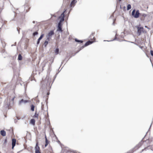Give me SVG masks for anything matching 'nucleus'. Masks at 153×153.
<instances>
[{
  "mask_svg": "<svg viewBox=\"0 0 153 153\" xmlns=\"http://www.w3.org/2000/svg\"><path fill=\"white\" fill-rule=\"evenodd\" d=\"M132 15L135 18H137L139 17L140 13L139 10H137L135 12V10H133L132 12Z\"/></svg>",
  "mask_w": 153,
  "mask_h": 153,
  "instance_id": "f257e3e1",
  "label": "nucleus"
},
{
  "mask_svg": "<svg viewBox=\"0 0 153 153\" xmlns=\"http://www.w3.org/2000/svg\"><path fill=\"white\" fill-rule=\"evenodd\" d=\"M38 142H36V144L35 147V153H41L40 152V148L38 145Z\"/></svg>",
  "mask_w": 153,
  "mask_h": 153,
  "instance_id": "f03ea898",
  "label": "nucleus"
},
{
  "mask_svg": "<svg viewBox=\"0 0 153 153\" xmlns=\"http://www.w3.org/2000/svg\"><path fill=\"white\" fill-rule=\"evenodd\" d=\"M0 40H1L3 48H4L5 47L6 44L4 41L5 39L3 37H2L0 36Z\"/></svg>",
  "mask_w": 153,
  "mask_h": 153,
  "instance_id": "7ed1b4c3",
  "label": "nucleus"
},
{
  "mask_svg": "<svg viewBox=\"0 0 153 153\" xmlns=\"http://www.w3.org/2000/svg\"><path fill=\"white\" fill-rule=\"evenodd\" d=\"M93 43V42L90 41H87L85 44L84 46H83L82 47L80 48V50H81L83 48L85 47L88 46V45L92 44Z\"/></svg>",
  "mask_w": 153,
  "mask_h": 153,
  "instance_id": "20e7f679",
  "label": "nucleus"
},
{
  "mask_svg": "<svg viewBox=\"0 0 153 153\" xmlns=\"http://www.w3.org/2000/svg\"><path fill=\"white\" fill-rule=\"evenodd\" d=\"M64 11L61 14L60 16L59 17V18H60V21L59 23H60L62 24V22H63L64 20V17H65V14H64Z\"/></svg>",
  "mask_w": 153,
  "mask_h": 153,
  "instance_id": "39448f33",
  "label": "nucleus"
},
{
  "mask_svg": "<svg viewBox=\"0 0 153 153\" xmlns=\"http://www.w3.org/2000/svg\"><path fill=\"white\" fill-rule=\"evenodd\" d=\"M137 27V34H138V35L139 36L141 33V30L143 29V27L138 26Z\"/></svg>",
  "mask_w": 153,
  "mask_h": 153,
  "instance_id": "423d86ee",
  "label": "nucleus"
},
{
  "mask_svg": "<svg viewBox=\"0 0 153 153\" xmlns=\"http://www.w3.org/2000/svg\"><path fill=\"white\" fill-rule=\"evenodd\" d=\"M57 31H60L61 32L63 31L62 28V24L60 23H59L58 24Z\"/></svg>",
  "mask_w": 153,
  "mask_h": 153,
  "instance_id": "0eeeda50",
  "label": "nucleus"
},
{
  "mask_svg": "<svg viewBox=\"0 0 153 153\" xmlns=\"http://www.w3.org/2000/svg\"><path fill=\"white\" fill-rule=\"evenodd\" d=\"M16 142V140L15 139L13 138L12 139V149H13L15 146Z\"/></svg>",
  "mask_w": 153,
  "mask_h": 153,
  "instance_id": "6e6552de",
  "label": "nucleus"
},
{
  "mask_svg": "<svg viewBox=\"0 0 153 153\" xmlns=\"http://www.w3.org/2000/svg\"><path fill=\"white\" fill-rule=\"evenodd\" d=\"M28 102V101L27 100H24L23 99H22L20 100L19 103V105H21L22 103H27Z\"/></svg>",
  "mask_w": 153,
  "mask_h": 153,
  "instance_id": "1a4fd4ad",
  "label": "nucleus"
},
{
  "mask_svg": "<svg viewBox=\"0 0 153 153\" xmlns=\"http://www.w3.org/2000/svg\"><path fill=\"white\" fill-rule=\"evenodd\" d=\"M44 36V34H42L40 36V37L39 38L37 42V45L39 44L40 40Z\"/></svg>",
  "mask_w": 153,
  "mask_h": 153,
  "instance_id": "9d476101",
  "label": "nucleus"
},
{
  "mask_svg": "<svg viewBox=\"0 0 153 153\" xmlns=\"http://www.w3.org/2000/svg\"><path fill=\"white\" fill-rule=\"evenodd\" d=\"M54 34V31L53 30H51L48 34V36L49 37H51Z\"/></svg>",
  "mask_w": 153,
  "mask_h": 153,
  "instance_id": "9b49d317",
  "label": "nucleus"
},
{
  "mask_svg": "<svg viewBox=\"0 0 153 153\" xmlns=\"http://www.w3.org/2000/svg\"><path fill=\"white\" fill-rule=\"evenodd\" d=\"M145 141H143V140L137 145L136 147H137V149L139 148L142 145L143 143Z\"/></svg>",
  "mask_w": 153,
  "mask_h": 153,
  "instance_id": "f8f14e48",
  "label": "nucleus"
},
{
  "mask_svg": "<svg viewBox=\"0 0 153 153\" xmlns=\"http://www.w3.org/2000/svg\"><path fill=\"white\" fill-rule=\"evenodd\" d=\"M77 1L76 0H73L72 1L70 4V7H72L73 5H74L76 3Z\"/></svg>",
  "mask_w": 153,
  "mask_h": 153,
  "instance_id": "ddd939ff",
  "label": "nucleus"
},
{
  "mask_svg": "<svg viewBox=\"0 0 153 153\" xmlns=\"http://www.w3.org/2000/svg\"><path fill=\"white\" fill-rule=\"evenodd\" d=\"M15 98V97H13V98H12V99H10V100H11V102H12V103H9L8 104L7 103V105L8 106H11V105H12L13 103V100H14Z\"/></svg>",
  "mask_w": 153,
  "mask_h": 153,
  "instance_id": "4468645a",
  "label": "nucleus"
},
{
  "mask_svg": "<svg viewBox=\"0 0 153 153\" xmlns=\"http://www.w3.org/2000/svg\"><path fill=\"white\" fill-rule=\"evenodd\" d=\"M1 135L3 136H5L6 135V132L4 130H2L0 131Z\"/></svg>",
  "mask_w": 153,
  "mask_h": 153,
  "instance_id": "2eb2a0df",
  "label": "nucleus"
},
{
  "mask_svg": "<svg viewBox=\"0 0 153 153\" xmlns=\"http://www.w3.org/2000/svg\"><path fill=\"white\" fill-rule=\"evenodd\" d=\"M45 147H46L47 146V145L48 144L49 141H48V139L47 138L46 136H45Z\"/></svg>",
  "mask_w": 153,
  "mask_h": 153,
  "instance_id": "dca6fc26",
  "label": "nucleus"
},
{
  "mask_svg": "<svg viewBox=\"0 0 153 153\" xmlns=\"http://www.w3.org/2000/svg\"><path fill=\"white\" fill-rule=\"evenodd\" d=\"M22 56L20 54H19L18 56V59L19 60H21L22 59Z\"/></svg>",
  "mask_w": 153,
  "mask_h": 153,
  "instance_id": "f3484780",
  "label": "nucleus"
},
{
  "mask_svg": "<svg viewBox=\"0 0 153 153\" xmlns=\"http://www.w3.org/2000/svg\"><path fill=\"white\" fill-rule=\"evenodd\" d=\"M75 41L76 42H80V43H82L83 42V41L82 40H79L76 38L75 39Z\"/></svg>",
  "mask_w": 153,
  "mask_h": 153,
  "instance_id": "a211bd4d",
  "label": "nucleus"
},
{
  "mask_svg": "<svg viewBox=\"0 0 153 153\" xmlns=\"http://www.w3.org/2000/svg\"><path fill=\"white\" fill-rule=\"evenodd\" d=\"M35 120L34 119H32L30 120V123L33 125H34L35 123Z\"/></svg>",
  "mask_w": 153,
  "mask_h": 153,
  "instance_id": "6ab92c4d",
  "label": "nucleus"
},
{
  "mask_svg": "<svg viewBox=\"0 0 153 153\" xmlns=\"http://www.w3.org/2000/svg\"><path fill=\"white\" fill-rule=\"evenodd\" d=\"M59 49L58 48H56L55 51V52L56 55L58 54L59 53Z\"/></svg>",
  "mask_w": 153,
  "mask_h": 153,
  "instance_id": "aec40b11",
  "label": "nucleus"
},
{
  "mask_svg": "<svg viewBox=\"0 0 153 153\" xmlns=\"http://www.w3.org/2000/svg\"><path fill=\"white\" fill-rule=\"evenodd\" d=\"M131 8V6L130 4H128L127 6V10H129Z\"/></svg>",
  "mask_w": 153,
  "mask_h": 153,
  "instance_id": "412c9836",
  "label": "nucleus"
},
{
  "mask_svg": "<svg viewBox=\"0 0 153 153\" xmlns=\"http://www.w3.org/2000/svg\"><path fill=\"white\" fill-rule=\"evenodd\" d=\"M48 42L45 41L44 43V44L45 47H46L47 45L48 44Z\"/></svg>",
  "mask_w": 153,
  "mask_h": 153,
  "instance_id": "4be33fe9",
  "label": "nucleus"
},
{
  "mask_svg": "<svg viewBox=\"0 0 153 153\" xmlns=\"http://www.w3.org/2000/svg\"><path fill=\"white\" fill-rule=\"evenodd\" d=\"M94 33H92V34L90 36V38L91 39H94V37L93 36H94Z\"/></svg>",
  "mask_w": 153,
  "mask_h": 153,
  "instance_id": "5701e85b",
  "label": "nucleus"
},
{
  "mask_svg": "<svg viewBox=\"0 0 153 153\" xmlns=\"http://www.w3.org/2000/svg\"><path fill=\"white\" fill-rule=\"evenodd\" d=\"M34 106L33 105H32L31 106V111H34Z\"/></svg>",
  "mask_w": 153,
  "mask_h": 153,
  "instance_id": "b1692460",
  "label": "nucleus"
},
{
  "mask_svg": "<svg viewBox=\"0 0 153 153\" xmlns=\"http://www.w3.org/2000/svg\"><path fill=\"white\" fill-rule=\"evenodd\" d=\"M38 34V32L37 31H35L33 33V35L34 36L35 35H37Z\"/></svg>",
  "mask_w": 153,
  "mask_h": 153,
  "instance_id": "393cba45",
  "label": "nucleus"
},
{
  "mask_svg": "<svg viewBox=\"0 0 153 153\" xmlns=\"http://www.w3.org/2000/svg\"><path fill=\"white\" fill-rule=\"evenodd\" d=\"M17 117V119H14V122H15V123H16V122H17V120H19V119H20V118H18V117Z\"/></svg>",
  "mask_w": 153,
  "mask_h": 153,
  "instance_id": "a878e982",
  "label": "nucleus"
},
{
  "mask_svg": "<svg viewBox=\"0 0 153 153\" xmlns=\"http://www.w3.org/2000/svg\"><path fill=\"white\" fill-rule=\"evenodd\" d=\"M50 37L48 36L47 37V39L46 40V41H47V42H48L50 40Z\"/></svg>",
  "mask_w": 153,
  "mask_h": 153,
  "instance_id": "bb28decb",
  "label": "nucleus"
},
{
  "mask_svg": "<svg viewBox=\"0 0 153 153\" xmlns=\"http://www.w3.org/2000/svg\"><path fill=\"white\" fill-rule=\"evenodd\" d=\"M116 39H117L116 36H115V38L113 40H111V41H107L109 42V41H114V40H116ZM104 41H106V40H104ZM106 41H107V40Z\"/></svg>",
  "mask_w": 153,
  "mask_h": 153,
  "instance_id": "cd10ccee",
  "label": "nucleus"
},
{
  "mask_svg": "<svg viewBox=\"0 0 153 153\" xmlns=\"http://www.w3.org/2000/svg\"><path fill=\"white\" fill-rule=\"evenodd\" d=\"M34 116L35 117L38 118V114H36V113H35V115H34Z\"/></svg>",
  "mask_w": 153,
  "mask_h": 153,
  "instance_id": "c85d7f7f",
  "label": "nucleus"
},
{
  "mask_svg": "<svg viewBox=\"0 0 153 153\" xmlns=\"http://www.w3.org/2000/svg\"><path fill=\"white\" fill-rule=\"evenodd\" d=\"M148 147H147L145 148L144 149H143L142 150L141 152V153L143 152L144 150H146V149H148Z\"/></svg>",
  "mask_w": 153,
  "mask_h": 153,
  "instance_id": "c756f323",
  "label": "nucleus"
},
{
  "mask_svg": "<svg viewBox=\"0 0 153 153\" xmlns=\"http://www.w3.org/2000/svg\"><path fill=\"white\" fill-rule=\"evenodd\" d=\"M150 54L152 56H153V51L151 50L150 51Z\"/></svg>",
  "mask_w": 153,
  "mask_h": 153,
  "instance_id": "7c9ffc66",
  "label": "nucleus"
},
{
  "mask_svg": "<svg viewBox=\"0 0 153 153\" xmlns=\"http://www.w3.org/2000/svg\"><path fill=\"white\" fill-rule=\"evenodd\" d=\"M5 50L4 49H3L1 51V52L2 53H4L5 52Z\"/></svg>",
  "mask_w": 153,
  "mask_h": 153,
  "instance_id": "2f4dec72",
  "label": "nucleus"
},
{
  "mask_svg": "<svg viewBox=\"0 0 153 153\" xmlns=\"http://www.w3.org/2000/svg\"><path fill=\"white\" fill-rule=\"evenodd\" d=\"M142 15L144 17H146V15L145 14H143Z\"/></svg>",
  "mask_w": 153,
  "mask_h": 153,
  "instance_id": "473e14b6",
  "label": "nucleus"
},
{
  "mask_svg": "<svg viewBox=\"0 0 153 153\" xmlns=\"http://www.w3.org/2000/svg\"><path fill=\"white\" fill-rule=\"evenodd\" d=\"M7 143V140L6 139H5L4 143Z\"/></svg>",
  "mask_w": 153,
  "mask_h": 153,
  "instance_id": "72a5a7b5",
  "label": "nucleus"
},
{
  "mask_svg": "<svg viewBox=\"0 0 153 153\" xmlns=\"http://www.w3.org/2000/svg\"><path fill=\"white\" fill-rule=\"evenodd\" d=\"M43 82H44V81H42V82H41V84H42V85L43 84Z\"/></svg>",
  "mask_w": 153,
  "mask_h": 153,
  "instance_id": "f704fd0d",
  "label": "nucleus"
},
{
  "mask_svg": "<svg viewBox=\"0 0 153 153\" xmlns=\"http://www.w3.org/2000/svg\"><path fill=\"white\" fill-rule=\"evenodd\" d=\"M13 15H14V16H15L16 15V14L14 12H13Z\"/></svg>",
  "mask_w": 153,
  "mask_h": 153,
  "instance_id": "c9c22d12",
  "label": "nucleus"
},
{
  "mask_svg": "<svg viewBox=\"0 0 153 153\" xmlns=\"http://www.w3.org/2000/svg\"><path fill=\"white\" fill-rule=\"evenodd\" d=\"M14 18L13 17V19H11V20H14Z\"/></svg>",
  "mask_w": 153,
  "mask_h": 153,
  "instance_id": "e433bc0d",
  "label": "nucleus"
},
{
  "mask_svg": "<svg viewBox=\"0 0 153 153\" xmlns=\"http://www.w3.org/2000/svg\"><path fill=\"white\" fill-rule=\"evenodd\" d=\"M33 23L34 24L35 23V21H33Z\"/></svg>",
  "mask_w": 153,
  "mask_h": 153,
  "instance_id": "4c0bfd02",
  "label": "nucleus"
},
{
  "mask_svg": "<svg viewBox=\"0 0 153 153\" xmlns=\"http://www.w3.org/2000/svg\"><path fill=\"white\" fill-rule=\"evenodd\" d=\"M145 27H146V28H148V27H147V26H145Z\"/></svg>",
  "mask_w": 153,
  "mask_h": 153,
  "instance_id": "58836bf2",
  "label": "nucleus"
},
{
  "mask_svg": "<svg viewBox=\"0 0 153 153\" xmlns=\"http://www.w3.org/2000/svg\"><path fill=\"white\" fill-rule=\"evenodd\" d=\"M114 21L113 22V25H114Z\"/></svg>",
  "mask_w": 153,
  "mask_h": 153,
  "instance_id": "ea45409f",
  "label": "nucleus"
},
{
  "mask_svg": "<svg viewBox=\"0 0 153 153\" xmlns=\"http://www.w3.org/2000/svg\"><path fill=\"white\" fill-rule=\"evenodd\" d=\"M152 123H151V125H150V127H151V125H152Z\"/></svg>",
  "mask_w": 153,
  "mask_h": 153,
  "instance_id": "a19ab883",
  "label": "nucleus"
},
{
  "mask_svg": "<svg viewBox=\"0 0 153 153\" xmlns=\"http://www.w3.org/2000/svg\"><path fill=\"white\" fill-rule=\"evenodd\" d=\"M49 94V93H47V94H48H48Z\"/></svg>",
  "mask_w": 153,
  "mask_h": 153,
  "instance_id": "79ce46f5",
  "label": "nucleus"
},
{
  "mask_svg": "<svg viewBox=\"0 0 153 153\" xmlns=\"http://www.w3.org/2000/svg\"><path fill=\"white\" fill-rule=\"evenodd\" d=\"M17 30H18V33H19V30H18L17 29Z\"/></svg>",
  "mask_w": 153,
  "mask_h": 153,
  "instance_id": "37998d69",
  "label": "nucleus"
},
{
  "mask_svg": "<svg viewBox=\"0 0 153 153\" xmlns=\"http://www.w3.org/2000/svg\"><path fill=\"white\" fill-rule=\"evenodd\" d=\"M1 29V27H0V29Z\"/></svg>",
  "mask_w": 153,
  "mask_h": 153,
  "instance_id": "c03bdc74",
  "label": "nucleus"
}]
</instances>
